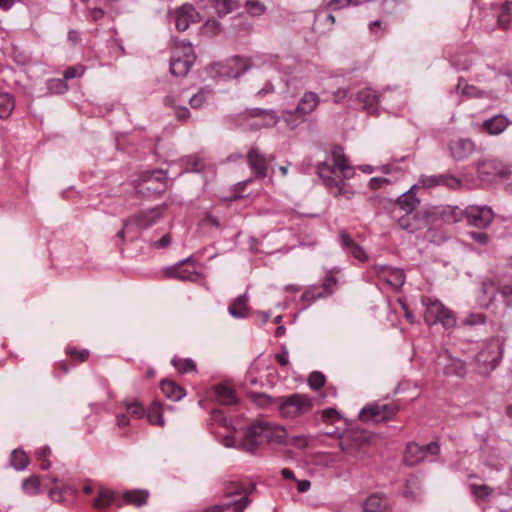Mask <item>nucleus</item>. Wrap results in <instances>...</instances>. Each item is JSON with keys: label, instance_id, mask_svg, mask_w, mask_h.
Here are the masks:
<instances>
[{"label": "nucleus", "instance_id": "nucleus-24", "mask_svg": "<svg viewBox=\"0 0 512 512\" xmlns=\"http://www.w3.org/2000/svg\"><path fill=\"white\" fill-rule=\"evenodd\" d=\"M119 508L124 505H132L135 507L144 506L149 498V492L145 489H132L123 493H119Z\"/></svg>", "mask_w": 512, "mask_h": 512}, {"label": "nucleus", "instance_id": "nucleus-39", "mask_svg": "<svg viewBox=\"0 0 512 512\" xmlns=\"http://www.w3.org/2000/svg\"><path fill=\"white\" fill-rule=\"evenodd\" d=\"M443 372L447 376L456 375L464 377L466 374V364L463 360L449 357L448 363L445 364Z\"/></svg>", "mask_w": 512, "mask_h": 512}, {"label": "nucleus", "instance_id": "nucleus-47", "mask_svg": "<svg viewBox=\"0 0 512 512\" xmlns=\"http://www.w3.org/2000/svg\"><path fill=\"white\" fill-rule=\"evenodd\" d=\"M469 488L471 494L482 501H488L494 492V489L486 484H471Z\"/></svg>", "mask_w": 512, "mask_h": 512}, {"label": "nucleus", "instance_id": "nucleus-29", "mask_svg": "<svg viewBox=\"0 0 512 512\" xmlns=\"http://www.w3.org/2000/svg\"><path fill=\"white\" fill-rule=\"evenodd\" d=\"M426 459L423 449L416 442H409L404 451V463L407 466H415Z\"/></svg>", "mask_w": 512, "mask_h": 512}, {"label": "nucleus", "instance_id": "nucleus-44", "mask_svg": "<svg viewBox=\"0 0 512 512\" xmlns=\"http://www.w3.org/2000/svg\"><path fill=\"white\" fill-rule=\"evenodd\" d=\"M171 364L180 374L196 371V363L190 358H180L174 356L171 360Z\"/></svg>", "mask_w": 512, "mask_h": 512}, {"label": "nucleus", "instance_id": "nucleus-48", "mask_svg": "<svg viewBox=\"0 0 512 512\" xmlns=\"http://www.w3.org/2000/svg\"><path fill=\"white\" fill-rule=\"evenodd\" d=\"M250 398L258 407L268 408L272 405H277V397L274 398L266 393L253 392L250 394Z\"/></svg>", "mask_w": 512, "mask_h": 512}, {"label": "nucleus", "instance_id": "nucleus-59", "mask_svg": "<svg viewBox=\"0 0 512 512\" xmlns=\"http://www.w3.org/2000/svg\"><path fill=\"white\" fill-rule=\"evenodd\" d=\"M340 418L341 415L335 408H326L321 412V419L324 423L332 424Z\"/></svg>", "mask_w": 512, "mask_h": 512}, {"label": "nucleus", "instance_id": "nucleus-6", "mask_svg": "<svg viewBox=\"0 0 512 512\" xmlns=\"http://www.w3.org/2000/svg\"><path fill=\"white\" fill-rule=\"evenodd\" d=\"M246 162L251 170L252 178L247 179L245 181L239 182L235 186V194L232 197V199H241L243 196H241L239 193L254 179H264L268 176L269 171V160L265 156V154L260 150V148L257 145H252L247 153H246Z\"/></svg>", "mask_w": 512, "mask_h": 512}, {"label": "nucleus", "instance_id": "nucleus-40", "mask_svg": "<svg viewBox=\"0 0 512 512\" xmlns=\"http://www.w3.org/2000/svg\"><path fill=\"white\" fill-rule=\"evenodd\" d=\"M9 460L10 465L18 471L26 469L30 464L28 454L20 448L14 449L11 452Z\"/></svg>", "mask_w": 512, "mask_h": 512}, {"label": "nucleus", "instance_id": "nucleus-34", "mask_svg": "<svg viewBox=\"0 0 512 512\" xmlns=\"http://www.w3.org/2000/svg\"><path fill=\"white\" fill-rule=\"evenodd\" d=\"M160 389L162 393L172 401H179L186 394V391L182 386L169 379H164L161 381Z\"/></svg>", "mask_w": 512, "mask_h": 512}, {"label": "nucleus", "instance_id": "nucleus-2", "mask_svg": "<svg viewBox=\"0 0 512 512\" xmlns=\"http://www.w3.org/2000/svg\"><path fill=\"white\" fill-rule=\"evenodd\" d=\"M287 430L268 421H254L245 430L241 440V448L249 453H254L264 444L286 443Z\"/></svg>", "mask_w": 512, "mask_h": 512}, {"label": "nucleus", "instance_id": "nucleus-60", "mask_svg": "<svg viewBox=\"0 0 512 512\" xmlns=\"http://www.w3.org/2000/svg\"><path fill=\"white\" fill-rule=\"evenodd\" d=\"M84 67L82 65L69 66L64 70L63 76L65 81L73 78L81 77L84 73Z\"/></svg>", "mask_w": 512, "mask_h": 512}, {"label": "nucleus", "instance_id": "nucleus-21", "mask_svg": "<svg viewBox=\"0 0 512 512\" xmlns=\"http://www.w3.org/2000/svg\"><path fill=\"white\" fill-rule=\"evenodd\" d=\"M420 189L419 184H414L410 189L400 195L394 202L405 213H413L420 205V199L416 196L417 191Z\"/></svg>", "mask_w": 512, "mask_h": 512}, {"label": "nucleus", "instance_id": "nucleus-3", "mask_svg": "<svg viewBox=\"0 0 512 512\" xmlns=\"http://www.w3.org/2000/svg\"><path fill=\"white\" fill-rule=\"evenodd\" d=\"M166 207V205H160L151 209L140 210L124 219L122 229L115 235V245L119 251L124 252V244L127 241L126 235L131 233V227H135L138 232L129 237V242L140 238L143 230L155 225L162 218Z\"/></svg>", "mask_w": 512, "mask_h": 512}, {"label": "nucleus", "instance_id": "nucleus-54", "mask_svg": "<svg viewBox=\"0 0 512 512\" xmlns=\"http://www.w3.org/2000/svg\"><path fill=\"white\" fill-rule=\"evenodd\" d=\"M501 284H498L496 283L494 280L492 279H485L483 282H482V292L483 294L489 298V300H493L494 297H495V294L496 292H498V287L500 286Z\"/></svg>", "mask_w": 512, "mask_h": 512}, {"label": "nucleus", "instance_id": "nucleus-10", "mask_svg": "<svg viewBox=\"0 0 512 512\" xmlns=\"http://www.w3.org/2000/svg\"><path fill=\"white\" fill-rule=\"evenodd\" d=\"M252 66L250 58L233 56L225 61L214 63L211 70L222 78H237L243 75Z\"/></svg>", "mask_w": 512, "mask_h": 512}, {"label": "nucleus", "instance_id": "nucleus-53", "mask_svg": "<svg viewBox=\"0 0 512 512\" xmlns=\"http://www.w3.org/2000/svg\"><path fill=\"white\" fill-rule=\"evenodd\" d=\"M326 377L320 371H313L308 376V385L312 390L318 391L325 386Z\"/></svg>", "mask_w": 512, "mask_h": 512}, {"label": "nucleus", "instance_id": "nucleus-49", "mask_svg": "<svg viewBox=\"0 0 512 512\" xmlns=\"http://www.w3.org/2000/svg\"><path fill=\"white\" fill-rule=\"evenodd\" d=\"M65 352L70 360L75 364L84 363L88 361L90 357V352L87 349H78L76 347L68 346Z\"/></svg>", "mask_w": 512, "mask_h": 512}, {"label": "nucleus", "instance_id": "nucleus-17", "mask_svg": "<svg viewBox=\"0 0 512 512\" xmlns=\"http://www.w3.org/2000/svg\"><path fill=\"white\" fill-rule=\"evenodd\" d=\"M339 241L341 248L345 253L351 255L354 259L362 263L368 261L369 257L364 248L356 243L346 230H341L339 232Z\"/></svg>", "mask_w": 512, "mask_h": 512}, {"label": "nucleus", "instance_id": "nucleus-23", "mask_svg": "<svg viewBox=\"0 0 512 512\" xmlns=\"http://www.w3.org/2000/svg\"><path fill=\"white\" fill-rule=\"evenodd\" d=\"M213 394L215 401L220 405H235L239 401L236 390L226 383L213 386Z\"/></svg>", "mask_w": 512, "mask_h": 512}, {"label": "nucleus", "instance_id": "nucleus-31", "mask_svg": "<svg viewBox=\"0 0 512 512\" xmlns=\"http://www.w3.org/2000/svg\"><path fill=\"white\" fill-rule=\"evenodd\" d=\"M509 125V120L504 115H496L485 120L482 129L490 135L502 133Z\"/></svg>", "mask_w": 512, "mask_h": 512}, {"label": "nucleus", "instance_id": "nucleus-55", "mask_svg": "<svg viewBox=\"0 0 512 512\" xmlns=\"http://www.w3.org/2000/svg\"><path fill=\"white\" fill-rule=\"evenodd\" d=\"M368 29L376 37H382L388 29V24L380 19L369 22Z\"/></svg>", "mask_w": 512, "mask_h": 512}, {"label": "nucleus", "instance_id": "nucleus-28", "mask_svg": "<svg viewBox=\"0 0 512 512\" xmlns=\"http://www.w3.org/2000/svg\"><path fill=\"white\" fill-rule=\"evenodd\" d=\"M53 482L56 485L49 490V497L54 502L63 503L66 496H74L77 492L76 488L69 483H59L56 478H53Z\"/></svg>", "mask_w": 512, "mask_h": 512}, {"label": "nucleus", "instance_id": "nucleus-30", "mask_svg": "<svg viewBox=\"0 0 512 512\" xmlns=\"http://www.w3.org/2000/svg\"><path fill=\"white\" fill-rule=\"evenodd\" d=\"M340 273L341 268L339 267L329 269L326 272L321 285H318L319 289L323 292V294H325L326 298L334 294L336 291L338 285L337 275Z\"/></svg>", "mask_w": 512, "mask_h": 512}, {"label": "nucleus", "instance_id": "nucleus-33", "mask_svg": "<svg viewBox=\"0 0 512 512\" xmlns=\"http://www.w3.org/2000/svg\"><path fill=\"white\" fill-rule=\"evenodd\" d=\"M497 26L501 30L512 28V1L506 0L498 6Z\"/></svg>", "mask_w": 512, "mask_h": 512}, {"label": "nucleus", "instance_id": "nucleus-57", "mask_svg": "<svg viewBox=\"0 0 512 512\" xmlns=\"http://www.w3.org/2000/svg\"><path fill=\"white\" fill-rule=\"evenodd\" d=\"M282 445H292L298 449H305L308 446V438L304 435L293 436L291 438L286 436V443Z\"/></svg>", "mask_w": 512, "mask_h": 512}, {"label": "nucleus", "instance_id": "nucleus-52", "mask_svg": "<svg viewBox=\"0 0 512 512\" xmlns=\"http://www.w3.org/2000/svg\"><path fill=\"white\" fill-rule=\"evenodd\" d=\"M68 84L65 79L54 78L47 82V90L50 94H64L68 91Z\"/></svg>", "mask_w": 512, "mask_h": 512}, {"label": "nucleus", "instance_id": "nucleus-61", "mask_svg": "<svg viewBox=\"0 0 512 512\" xmlns=\"http://www.w3.org/2000/svg\"><path fill=\"white\" fill-rule=\"evenodd\" d=\"M498 293L501 294L506 305L512 307V284H501L498 287Z\"/></svg>", "mask_w": 512, "mask_h": 512}, {"label": "nucleus", "instance_id": "nucleus-1", "mask_svg": "<svg viewBox=\"0 0 512 512\" xmlns=\"http://www.w3.org/2000/svg\"><path fill=\"white\" fill-rule=\"evenodd\" d=\"M330 156V160L321 161L315 165V173L334 198L350 200L354 196V191L346 180L349 178L347 171L352 170V167L344 148L338 144L333 145Z\"/></svg>", "mask_w": 512, "mask_h": 512}, {"label": "nucleus", "instance_id": "nucleus-51", "mask_svg": "<svg viewBox=\"0 0 512 512\" xmlns=\"http://www.w3.org/2000/svg\"><path fill=\"white\" fill-rule=\"evenodd\" d=\"M51 455V448L47 445L35 451V458L39 462L40 468L42 470H48L51 467Z\"/></svg>", "mask_w": 512, "mask_h": 512}, {"label": "nucleus", "instance_id": "nucleus-62", "mask_svg": "<svg viewBox=\"0 0 512 512\" xmlns=\"http://www.w3.org/2000/svg\"><path fill=\"white\" fill-rule=\"evenodd\" d=\"M420 448L423 449L424 454H426V459L429 456H438L440 454V444L438 441H432L426 445H420Z\"/></svg>", "mask_w": 512, "mask_h": 512}, {"label": "nucleus", "instance_id": "nucleus-43", "mask_svg": "<svg viewBox=\"0 0 512 512\" xmlns=\"http://www.w3.org/2000/svg\"><path fill=\"white\" fill-rule=\"evenodd\" d=\"M418 216L413 213H405L403 216L398 218V226L402 230H406L410 233H414L419 229Z\"/></svg>", "mask_w": 512, "mask_h": 512}, {"label": "nucleus", "instance_id": "nucleus-15", "mask_svg": "<svg viewBox=\"0 0 512 512\" xmlns=\"http://www.w3.org/2000/svg\"><path fill=\"white\" fill-rule=\"evenodd\" d=\"M494 213L488 206H468L466 208V221L470 226L480 229L487 228L493 221Z\"/></svg>", "mask_w": 512, "mask_h": 512}, {"label": "nucleus", "instance_id": "nucleus-19", "mask_svg": "<svg viewBox=\"0 0 512 512\" xmlns=\"http://www.w3.org/2000/svg\"><path fill=\"white\" fill-rule=\"evenodd\" d=\"M500 354L490 348L482 349L476 355L478 371L481 374H489L500 362Z\"/></svg>", "mask_w": 512, "mask_h": 512}, {"label": "nucleus", "instance_id": "nucleus-37", "mask_svg": "<svg viewBox=\"0 0 512 512\" xmlns=\"http://www.w3.org/2000/svg\"><path fill=\"white\" fill-rule=\"evenodd\" d=\"M211 6L216 10L219 17H223L241 7L236 0H208Z\"/></svg>", "mask_w": 512, "mask_h": 512}, {"label": "nucleus", "instance_id": "nucleus-42", "mask_svg": "<svg viewBox=\"0 0 512 512\" xmlns=\"http://www.w3.org/2000/svg\"><path fill=\"white\" fill-rule=\"evenodd\" d=\"M22 490L25 494L36 496L41 493V478L38 475H31L22 481Z\"/></svg>", "mask_w": 512, "mask_h": 512}, {"label": "nucleus", "instance_id": "nucleus-41", "mask_svg": "<svg viewBox=\"0 0 512 512\" xmlns=\"http://www.w3.org/2000/svg\"><path fill=\"white\" fill-rule=\"evenodd\" d=\"M326 298L325 294L319 289L318 285H311L303 292L300 297V302L303 303V308L309 307L318 299Z\"/></svg>", "mask_w": 512, "mask_h": 512}, {"label": "nucleus", "instance_id": "nucleus-46", "mask_svg": "<svg viewBox=\"0 0 512 512\" xmlns=\"http://www.w3.org/2000/svg\"><path fill=\"white\" fill-rule=\"evenodd\" d=\"M442 217L447 222L456 223L466 219V209L462 210L457 206H447L442 211Z\"/></svg>", "mask_w": 512, "mask_h": 512}, {"label": "nucleus", "instance_id": "nucleus-5", "mask_svg": "<svg viewBox=\"0 0 512 512\" xmlns=\"http://www.w3.org/2000/svg\"><path fill=\"white\" fill-rule=\"evenodd\" d=\"M313 399L308 394L294 393L277 397V410L282 419L295 420L313 410Z\"/></svg>", "mask_w": 512, "mask_h": 512}, {"label": "nucleus", "instance_id": "nucleus-36", "mask_svg": "<svg viewBox=\"0 0 512 512\" xmlns=\"http://www.w3.org/2000/svg\"><path fill=\"white\" fill-rule=\"evenodd\" d=\"M164 405L159 401H153L146 411V416L149 424L154 426H164L163 419Z\"/></svg>", "mask_w": 512, "mask_h": 512}, {"label": "nucleus", "instance_id": "nucleus-14", "mask_svg": "<svg viewBox=\"0 0 512 512\" xmlns=\"http://www.w3.org/2000/svg\"><path fill=\"white\" fill-rule=\"evenodd\" d=\"M417 184H419L420 188L424 189L442 186L450 190H459L463 185L460 178L450 173L431 176L421 175Z\"/></svg>", "mask_w": 512, "mask_h": 512}, {"label": "nucleus", "instance_id": "nucleus-25", "mask_svg": "<svg viewBox=\"0 0 512 512\" xmlns=\"http://www.w3.org/2000/svg\"><path fill=\"white\" fill-rule=\"evenodd\" d=\"M363 512H386L391 509L387 496L381 492L369 495L362 505Z\"/></svg>", "mask_w": 512, "mask_h": 512}, {"label": "nucleus", "instance_id": "nucleus-63", "mask_svg": "<svg viewBox=\"0 0 512 512\" xmlns=\"http://www.w3.org/2000/svg\"><path fill=\"white\" fill-rule=\"evenodd\" d=\"M391 184V181L384 177H373L369 180L368 187L373 190H379L386 185Z\"/></svg>", "mask_w": 512, "mask_h": 512}, {"label": "nucleus", "instance_id": "nucleus-35", "mask_svg": "<svg viewBox=\"0 0 512 512\" xmlns=\"http://www.w3.org/2000/svg\"><path fill=\"white\" fill-rule=\"evenodd\" d=\"M15 107V96L9 92H0V119H9L15 110Z\"/></svg>", "mask_w": 512, "mask_h": 512}, {"label": "nucleus", "instance_id": "nucleus-26", "mask_svg": "<svg viewBox=\"0 0 512 512\" xmlns=\"http://www.w3.org/2000/svg\"><path fill=\"white\" fill-rule=\"evenodd\" d=\"M247 295H239L228 306L229 314L238 319H244L251 315V308L248 305Z\"/></svg>", "mask_w": 512, "mask_h": 512}, {"label": "nucleus", "instance_id": "nucleus-22", "mask_svg": "<svg viewBox=\"0 0 512 512\" xmlns=\"http://www.w3.org/2000/svg\"><path fill=\"white\" fill-rule=\"evenodd\" d=\"M320 103L321 99L316 92L305 91L295 108L298 113L307 118L318 109Z\"/></svg>", "mask_w": 512, "mask_h": 512}, {"label": "nucleus", "instance_id": "nucleus-18", "mask_svg": "<svg viewBox=\"0 0 512 512\" xmlns=\"http://www.w3.org/2000/svg\"><path fill=\"white\" fill-rule=\"evenodd\" d=\"M448 147L451 157L456 161L467 159L475 152L476 149L475 143L469 138L452 140Z\"/></svg>", "mask_w": 512, "mask_h": 512}, {"label": "nucleus", "instance_id": "nucleus-12", "mask_svg": "<svg viewBox=\"0 0 512 512\" xmlns=\"http://www.w3.org/2000/svg\"><path fill=\"white\" fill-rule=\"evenodd\" d=\"M398 412L399 406L395 402L374 403L365 406L361 410L359 418L362 422H387L392 420Z\"/></svg>", "mask_w": 512, "mask_h": 512}, {"label": "nucleus", "instance_id": "nucleus-13", "mask_svg": "<svg viewBox=\"0 0 512 512\" xmlns=\"http://www.w3.org/2000/svg\"><path fill=\"white\" fill-rule=\"evenodd\" d=\"M477 176L481 181L492 182L497 178L508 179L511 170L500 160L487 158L479 160L476 164Z\"/></svg>", "mask_w": 512, "mask_h": 512}, {"label": "nucleus", "instance_id": "nucleus-64", "mask_svg": "<svg viewBox=\"0 0 512 512\" xmlns=\"http://www.w3.org/2000/svg\"><path fill=\"white\" fill-rule=\"evenodd\" d=\"M203 28L205 33H209L211 35H217L221 31V25L215 19H208Z\"/></svg>", "mask_w": 512, "mask_h": 512}, {"label": "nucleus", "instance_id": "nucleus-50", "mask_svg": "<svg viewBox=\"0 0 512 512\" xmlns=\"http://www.w3.org/2000/svg\"><path fill=\"white\" fill-rule=\"evenodd\" d=\"M243 6L246 10V14L252 17L262 16L267 10L265 4L259 0H247Z\"/></svg>", "mask_w": 512, "mask_h": 512}, {"label": "nucleus", "instance_id": "nucleus-38", "mask_svg": "<svg viewBox=\"0 0 512 512\" xmlns=\"http://www.w3.org/2000/svg\"><path fill=\"white\" fill-rule=\"evenodd\" d=\"M280 120L282 119L286 126L290 130H294L298 128L301 124H303L307 118L304 117L302 114L297 112V109L294 108L292 110H284L281 113Z\"/></svg>", "mask_w": 512, "mask_h": 512}, {"label": "nucleus", "instance_id": "nucleus-58", "mask_svg": "<svg viewBox=\"0 0 512 512\" xmlns=\"http://www.w3.org/2000/svg\"><path fill=\"white\" fill-rule=\"evenodd\" d=\"M172 243V236L170 233H166L159 240L150 241L149 246L153 249H167Z\"/></svg>", "mask_w": 512, "mask_h": 512}, {"label": "nucleus", "instance_id": "nucleus-56", "mask_svg": "<svg viewBox=\"0 0 512 512\" xmlns=\"http://www.w3.org/2000/svg\"><path fill=\"white\" fill-rule=\"evenodd\" d=\"M200 225L213 227L215 229H220L222 227L220 218L210 211H206L203 214Z\"/></svg>", "mask_w": 512, "mask_h": 512}, {"label": "nucleus", "instance_id": "nucleus-11", "mask_svg": "<svg viewBox=\"0 0 512 512\" xmlns=\"http://www.w3.org/2000/svg\"><path fill=\"white\" fill-rule=\"evenodd\" d=\"M164 277L180 281L198 282L202 279V273L198 271V265L191 257L165 268Z\"/></svg>", "mask_w": 512, "mask_h": 512}, {"label": "nucleus", "instance_id": "nucleus-4", "mask_svg": "<svg viewBox=\"0 0 512 512\" xmlns=\"http://www.w3.org/2000/svg\"><path fill=\"white\" fill-rule=\"evenodd\" d=\"M280 121L272 109L250 108L227 117V122L235 127L248 130H260L274 127Z\"/></svg>", "mask_w": 512, "mask_h": 512}, {"label": "nucleus", "instance_id": "nucleus-8", "mask_svg": "<svg viewBox=\"0 0 512 512\" xmlns=\"http://www.w3.org/2000/svg\"><path fill=\"white\" fill-rule=\"evenodd\" d=\"M167 173L162 169H153L142 172L135 180L136 192L145 197L158 198L167 189Z\"/></svg>", "mask_w": 512, "mask_h": 512}, {"label": "nucleus", "instance_id": "nucleus-7", "mask_svg": "<svg viewBox=\"0 0 512 512\" xmlns=\"http://www.w3.org/2000/svg\"><path fill=\"white\" fill-rule=\"evenodd\" d=\"M421 303L425 307L424 322L428 326L441 324L445 329L456 325V316L453 311L447 308L440 300L429 296H422Z\"/></svg>", "mask_w": 512, "mask_h": 512}, {"label": "nucleus", "instance_id": "nucleus-45", "mask_svg": "<svg viewBox=\"0 0 512 512\" xmlns=\"http://www.w3.org/2000/svg\"><path fill=\"white\" fill-rule=\"evenodd\" d=\"M123 406L125 407L129 417H133L135 419H142L146 414V409L144 408L142 403H140L137 400H125L123 401Z\"/></svg>", "mask_w": 512, "mask_h": 512}, {"label": "nucleus", "instance_id": "nucleus-32", "mask_svg": "<svg viewBox=\"0 0 512 512\" xmlns=\"http://www.w3.org/2000/svg\"><path fill=\"white\" fill-rule=\"evenodd\" d=\"M179 166L182 173H200L205 169L204 161L197 155H188L179 159Z\"/></svg>", "mask_w": 512, "mask_h": 512}, {"label": "nucleus", "instance_id": "nucleus-9", "mask_svg": "<svg viewBox=\"0 0 512 512\" xmlns=\"http://www.w3.org/2000/svg\"><path fill=\"white\" fill-rule=\"evenodd\" d=\"M196 59L191 43L176 41L175 49L170 59V72L177 77H184L188 74Z\"/></svg>", "mask_w": 512, "mask_h": 512}, {"label": "nucleus", "instance_id": "nucleus-16", "mask_svg": "<svg viewBox=\"0 0 512 512\" xmlns=\"http://www.w3.org/2000/svg\"><path fill=\"white\" fill-rule=\"evenodd\" d=\"M357 101L362 105V110L371 116L379 115L380 95L372 88L365 87L356 94Z\"/></svg>", "mask_w": 512, "mask_h": 512}, {"label": "nucleus", "instance_id": "nucleus-20", "mask_svg": "<svg viewBox=\"0 0 512 512\" xmlns=\"http://www.w3.org/2000/svg\"><path fill=\"white\" fill-rule=\"evenodd\" d=\"M119 492L112 489L100 487L97 491V495L92 502V506L99 512H102L112 505L119 508Z\"/></svg>", "mask_w": 512, "mask_h": 512}, {"label": "nucleus", "instance_id": "nucleus-27", "mask_svg": "<svg viewBox=\"0 0 512 512\" xmlns=\"http://www.w3.org/2000/svg\"><path fill=\"white\" fill-rule=\"evenodd\" d=\"M195 9L192 5H183L175 11V26L180 32L188 29L191 22H194Z\"/></svg>", "mask_w": 512, "mask_h": 512}]
</instances>
